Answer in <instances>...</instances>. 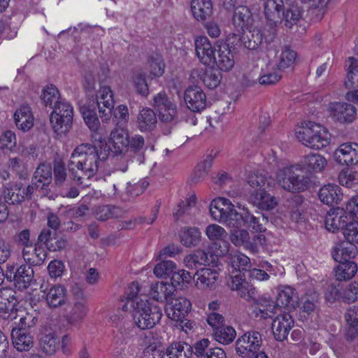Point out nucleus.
Returning a JSON list of instances; mask_svg holds the SVG:
<instances>
[{"mask_svg": "<svg viewBox=\"0 0 358 358\" xmlns=\"http://www.w3.org/2000/svg\"><path fill=\"white\" fill-rule=\"evenodd\" d=\"M106 143L99 148L90 143H82L72 152L67 166L71 179L77 184L88 186L87 181L96 175L100 162L106 160L110 153Z\"/></svg>", "mask_w": 358, "mask_h": 358, "instance_id": "nucleus-1", "label": "nucleus"}, {"mask_svg": "<svg viewBox=\"0 0 358 358\" xmlns=\"http://www.w3.org/2000/svg\"><path fill=\"white\" fill-rule=\"evenodd\" d=\"M278 184L284 190L292 193L303 192L308 189L311 180L303 174L299 165H291L280 169L276 174Z\"/></svg>", "mask_w": 358, "mask_h": 358, "instance_id": "nucleus-2", "label": "nucleus"}, {"mask_svg": "<svg viewBox=\"0 0 358 358\" xmlns=\"http://www.w3.org/2000/svg\"><path fill=\"white\" fill-rule=\"evenodd\" d=\"M296 137L304 145L319 150L329 144L331 134L321 125L313 122H306L296 129Z\"/></svg>", "mask_w": 358, "mask_h": 358, "instance_id": "nucleus-3", "label": "nucleus"}, {"mask_svg": "<svg viewBox=\"0 0 358 358\" xmlns=\"http://www.w3.org/2000/svg\"><path fill=\"white\" fill-rule=\"evenodd\" d=\"M133 320L135 324L141 329L153 328L158 324L162 317L161 308L148 301H136L133 308Z\"/></svg>", "mask_w": 358, "mask_h": 358, "instance_id": "nucleus-4", "label": "nucleus"}, {"mask_svg": "<svg viewBox=\"0 0 358 358\" xmlns=\"http://www.w3.org/2000/svg\"><path fill=\"white\" fill-rule=\"evenodd\" d=\"M262 344V335L256 331H250L236 341V353L243 357L254 355Z\"/></svg>", "mask_w": 358, "mask_h": 358, "instance_id": "nucleus-5", "label": "nucleus"}, {"mask_svg": "<svg viewBox=\"0 0 358 358\" xmlns=\"http://www.w3.org/2000/svg\"><path fill=\"white\" fill-rule=\"evenodd\" d=\"M34 273L31 266L22 264L16 269L14 266H8L6 276L8 280L14 281L15 287L22 290L30 286Z\"/></svg>", "mask_w": 358, "mask_h": 358, "instance_id": "nucleus-6", "label": "nucleus"}, {"mask_svg": "<svg viewBox=\"0 0 358 358\" xmlns=\"http://www.w3.org/2000/svg\"><path fill=\"white\" fill-rule=\"evenodd\" d=\"M15 292L10 288L0 289V317L8 320H15L18 315V301Z\"/></svg>", "mask_w": 358, "mask_h": 358, "instance_id": "nucleus-7", "label": "nucleus"}, {"mask_svg": "<svg viewBox=\"0 0 358 358\" xmlns=\"http://www.w3.org/2000/svg\"><path fill=\"white\" fill-rule=\"evenodd\" d=\"M328 110L330 115L341 123H351L355 120L357 115L355 107L348 103H331Z\"/></svg>", "mask_w": 358, "mask_h": 358, "instance_id": "nucleus-8", "label": "nucleus"}, {"mask_svg": "<svg viewBox=\"0 0 358 358\" xmlns=\"http://www.w3.org/2000/svg\"><path fill=\"white\" fill-rule=\"evenodd\" d=\"M227 285L231 290L236 291L240 297L245 300L253 299L256 297L255 287L249 283L241 273L231 276L228 280Z\"/></svg>", "mask_w": 358, "mask_h": 358, "instance_id": "nucleus-9", "label": "nucleus"}, {"mask_svg": "<svg viewBox=\"0 0 358 358\" xmlns=\"http://www.w3.org/2000/svg\"><path fill=\"white\" fill-rule=\"evenodd\" d=\"M184 100L187 108L193 112H200L206 106V96L198 86L189 87L185 92Z\"/></svg>", "mask_w": 358, "mask_h": 358, "instance_id": "nucleus-10", "label": "nucleus"}, {"mask_svg": "<svg viewBox=\"0 0 358 358\" xmlns=\"http://www.w3.org/2000/svg\"><path fill=\"white\" fill-rule=\"evenodd\" d=\"M52 180V170L50 164H41L36 169L31 179L36 189L42 190L45 194L48 193L49 185Z\"/></svg>", "mask_w": 358, "mask_h": 358, "instance_id": "nucleus-11", "label": "nucleus"}, {"mask_svg": "<svg viewBox=\"0 0 358 358\" xmlns=\"http://www.w3.org/2000/svg\"><path fill=\"white\" fill-rule=\"evenodd\" d=\"M195 49L199 61L204 65L214 64L215 48L206 36H199L195 40Z\"/></svg>", "mask_w": 358, "mask_h": 358, "instance_id": "nucleus-12", "label": "nucleus"}, {"mask_svg": "<svg viewBox=\"0 0 358 358\" xmlns=\"http://www.w3.org/2000/svg\"><path fill=\"white\" fill-rule=\"evenodd\" d=\"M191 308L190 301L185 297L173 298L170 306L166 308L169 318L174 321H182Z\"/></svg>", "mask_w": 358, "mask_h": 358, "instance_id": "nucleus-13", "label": "nucleus"}, {"mask_svg": "<svg viewBox=\"0 0 358 358\" xmlns=\"http://www.w3.org/2000/svg\"><path fill=\"white\" fill-rule=\"evenodd\" d=\"M294 324V320L289 313L279 314L272 322V331L275 340L282 341L287 338Z\"/></svg>", "mask_w": 358, "mask_h": 358, "instance_id": "nucleus-14", "label": "nucleus"}, {"mask_svg": "<svg viewBox=\"0 0 358 358\" xmlns=\"http://www.w3.org/2000/svg\"><path fill=\"white\" fill-rule=\"evenodd\" d=\"M336 160L341 164L352 166L358 163V144L343 143L334 153Z\"/></svg>", "mask_w": 358, "mask_h": 358, "instance_id": "nucleus-15", "label": "nucleus"}, {"mask_svg": "<svg viewBox=\"0 0 358 358\" xmlns=\"http://www.w3.org/2000/svg\"><path fill=\"white\" fill-rule=\"evenodd\" d=\"M146 150L147 146L143 136L135 134L130 136L127 151L133 161H136L138 164H143L145 161Z\"/></svg>", "mask_w": 358, "mask_h": 358, "instance_id": "nucleus-16", "label": "nucleus"}, {"mask_svg": "<svg viewBox=\"0 0 358 358\" xmlns=\"http://www.w3.org/2000/svg\"><path fill=\"white\" fill-rule=\"evenodd\" d=\"M99 95L96 96V105L99 108L101 117H106L108 120L111 115L114 108L113 93L110 87L103 86L99 90Z\"/></svg>", "mask_w": 358, "mask_h": 358, "instance_id": "nucleus-17", "label": "nucleus"}, {"mask_svg": "<svg viewBox=\"0 0 358 358\" xmlns=\"http://www.w3.org/2000/svg\"><path fill=\"white\" fill-rule=\"evenodd\" d=\"M88 311L86 300L83 298H78L66 310V319L69 324L76 325L83 321Z\"/></svg>", "mask_w": 358, "mask_h": 358, "instance_id": "nucleus-18", "label": "nucleus"}, {"mask_svg": "<svg viewBox=\"0 0 358 358\" xmlns=\"http://www.w3.org/2000/svg\"><path fill=\"white\" fill-rule=\"evenodd\" d=\"M195 285L200 289H213L218 278V273L215 269L202 268L198 270L195 274Z\"/></svg>", "mask_w": 358, "mask_h": 358, "instance_id": "nucleus-19", "label": "nucleus"}, {"mask_svg": "<svg viewBox=\"0 0 358 358\" xmlns=\"http://www.w3.org/2000/svg\"><path fill=\"white\" fill-rule=\"evenodd\" d=\"M347 212L343 209H334L330 210L325 217V227L332 233L338 231L340 229L345 227L348 217L345 215Z\"/></svg>", "mask_w": 358, "mask_h": 358, "instance_id": "nucleus-20", "label": "nucleus"}, {"mask_svg": "<svg viewBox=\"0 0 358 358\" xmlns=\"http://www.w3.org/2000/svg\"><path fill=\"white\" fill-rule=\"evenodd\" d=\"M47 257V252L45 248L41 245H36L34 248L30 245L24 248L22 250V257L26 262V265L40 266L43 264Z\"/></svg>", "mask_w": 358, "mask_h": 358, "instance_id": "nucleus-21", "label": "nucleus"}, {"mask_svg": "<svg viewBox=\"0 0 358 358\" xmlns=\"http://www.w3.org/2000/svg\"><path fill=\"white\" fill-rule=\"evenodd\" d=\"M248 201L253 206L262 210H271L277 205L275 198L267 193L265 189L252 192L249 196Z\"/></svg>", "mask_w": 358, "mask_h": 358, "instance_id": "nucleus-22", "label": "nucleus"}, {"mask_svg": "<svg viewBox=\"0 0 358 358\" xmlns=\"http://www.w3.org/2000/svg\"><path fill=\"white\" fill-rule=\"evenodd\" d=\"M275 34V29L271 27H270V30L255 29L253 31H250V37L253 41L249 39L247 41L246 48L256 50L263 43L264 39L266 43H268L273 41Z\"/></svg>", "mask_w": 358, "mask_h": 358, "instance_id": "nucleus-23", "label": "nucleus"}, {"mask_svg": "<svg viewBox=\"0 0 358 358\" xmlns=\"http://www.w3.org/2000/svg\"><path fill=\"white\" fill-rule=\"evenodd\" d=\"M214 257L204 250H198L184 258V264L189 269H196L201 266H207L213 263Z\"/></svg>", "mask_w": 358, "mask_h": 358, "instance_id": "nucleus-24", "label": "nucleus"}, {"mask_svg": "<svg viewBox=\"0 0 358 358\" xmlns=\"http://www.w3.org/2000/svg\"><path fill=\"white\" fill-rule=\"evenodd\" d=\"M11 338L13 346L17 351L27 352L34 346L33 336L25 331L13 327Z\"/></svg>", "mask_w": 358, "mask_h": 358, "instance_id": "nucleus-25", "label": "nucleus"}, {"mask_svg": "<svg viewBox=\"0 0 358 358\" xmlns=\"http://www.w3.org/2000/svg\"><path fill=\"white\" fill-rule=\"evenodd\" d=\"M284 11L283 0H266L264 3V14L270 22V27L276 26Z\"/></svg>", "mask_w": 358, "mask_h": 358, "instance_id": "nucleus-26", "label": "nucleus"}, {"mask_svg": "<svg viewBox=\"0 0 358 358\" xmlns=\"http://www.w3.org/2000/svg\"><path fill=\"white\" fill-rule=\"evenodd\" d=\"M318 196L320 201L328 206L337 204L341 201L343 194L339 186L328 184L322 187L319 191Z\"/></svg>", "mask_w": 358, "mask_h": 358, "instance_id": "nucleus-27", "label": "nucleus"}, {"mask_svg": "<svg viewBox=\"0 0 358 358\" xmlns=\"http://www.w3.org/2000/svg\"><path fill=\"white\" fill-rule=\"evenodd\" d=\"M231 231V241L236 246H243L252 254L257 252V243H252L248 231L236 228Z\"/></svg>", "mask_w": 358, "mask_h": 358, "instance_id": "nucleus-28", "label": "nucleus"}, {"mask_svg": "<svg viewBox=\"0 0 358 358\" xmlns=\"http://www.w3.org/2000/svg\"><path fill=\"white\" fill-rule=\"evenodd\" d=\"M357 253L356 245L349 243H342L335 246L331 251L332 257L337 262L351 261Z\"/></svg>", "mask_w": 358, "mask_h": 358, "instance_id": "nucleus-29", "label": "nucleus"}, {"mask_svg": "<svg viewBox=\"0 0 358 358\" xmlns=\"http://www.w3.org/2000/svg\"><path fill=\"white\" fill-rule=\"evenodd\" d=\"M231 206L232 203L229 199H215L210 204V213L215 220L223 222Z\"/></svg>", "mask_w": 358, "mask_h": 358, "instance_id": "nucleus-30", "label": "nucleus"}, {"mask_svg": "<svg viewBox=\"0 0 358 358\" xmlns=\"http://www.w3.org/2000/svg\"><path fill=\"white\" fill-rule=\"evenodd\" d=\"M232 22L236 31L248 29L252 23V14L249 8L244 6L236 7L234 11Z\"/></svg>", "mask_w": 358, "mask_h": 358, "instance_id": "nucleus-31", "label": "nucleus"}, {"mask_svg": "<svg viewBox=\"0 0 358 358\" xmlns=\"http://www.w3.org/2000/svg\"><path fill=\"white\" fill-rule=\"evenodd\" d=\"M14 120L17 127L24 131L33 127L34 117L31 108L28 106H22L14 113Z\"/></svg>", "mask_w": 358, "mask_h": 358, "instance_id": "nucleus-32", "label": "nucleus"}, {"mask_svg": "<svg viewBox=\"0 0 358 358\" xmlns=\"http://www.w3.org/2000/svg\"><path fill=\"white\" fill-rule=\"evenodd\" d=\"M45 301L50 308H55L65 303L66 289L61 285H55L48 290Z\"/></svg>", "mask_w": 358, "mask_h": 358, "instance_id": "nucleus-33", "label": "nucleus"}, {"mask_svg": "<svg viewBox=\"0 0 358 358\" xmlns=\"http://www.w3.org/2000/svg\"><path fill=\"white\" fill-rule=\"evenodd\" d=\"M129 136L127 130L118 127L113 130L110 136V142L114 148V152L121 154L127 148Z\"/></svg>", "mask_w": 358, "mask_h": 358, "instance_id": "nucleus-34", "label": "nucleus"}, {"mask_svg": "<svg viewBox=\"0 0 358 358\" xmlns=\"http://www.w3.org/2000/svg\"><path fill=\"white\" fill-rule=\"evenodd\" d=\"M137 122L141 131H150L155 128L157 122L156 114L150 108H143L137 117Z\"/></svg>", "mask_w": 358, "mask_h": 358, "instance_id": "nucleus-35", "label": "nucleus"}, {"mask_svg": "<svg viewBox=\"0 0 358 358\" xmlns=\"http://www.w3.org/2000/svg\"><path fill=\"white\" fill-rule=\"evenodd\" d=\"M191 10L198 21H204L212 14V2L210 0H192Z\"/></svg>", "mask_w": 358, "mask_h": 358, "instance_id": "nucleus-36", "label": "nucleus"}, {"mask_svg": "<svg viewBox=\"0 0 358 358\" xmlns=\"http://www.w3.org/2000/svg\"><path fill=\"white\" fill-rule=\"evenodd\" d=\"M192 347L185 343H173L162 354V358H189Z\"/></svg>", "mask_w": 358, "mask_h": 358, "instance_id": "nucleus-37", "label": "nucleus"}, {"mask_svg": "<svg viewBox=\"0 0 358 358\" xmlns=\"http://www.w3.org/2000/svg\"><path fill=\"white\" fill-rule=\"evenodd\" d=\"M53 119H56L55 121L59 118H64L63 120L65 125V128L69 124L73 123V109L72 106L65 101L64 99L60 100L59 102L56 103V105L53 107Z\"/></svg>", "mask_w": 358, "mask_h": 358, "instance_id": "nucleus-38", "label": "nucleus"}, {"mask_svg": "<svg viewBox=\"0 0 358 358\" xmlns=\"http://www.w3.org/2000/svg\"><path fill=\"white\" fill-rule=\"evenodd\" d=\"M141 291L142 286L136 281H134L128 285L123 296L124 299H122V301H126L122 307L123 311H128L130 308H134L136 306L138 296Z\"/></svg>", "mask_w": 358, "mask_h": 358, "instance_id": "nucleus-39", "label": "nucleus"}, {"mask_svg": "<svg viewBox=\"0 0 358 358\" xmlns=\"http://www.w3.org/2000/svg\"><path fill=\"white\" fill-rule=\"evenodd\" d=\"M123 214L122 208L111 205L99 206L94 208V215L95 217L101 222L109 219L118 218Z\"/></svg>", "mask_w": 358, "mask_h": 358, "instance_id": "nucleus-40", "label": "nucleus"}, {"mask_svg": "<svg viewBox=\"0 0 358 358\" xmlns=\"http://www.w3.org/2000/svg\"><path fill=\"white\" fill-rule=\"evenodd\" d=\"M80 113L87 126L91 131L96 132L100 128V122L97 117L94 106L83 105L80 107Z\"/></svg>", "mask_w": 358, "mask_h": 358, "instance_id": "nucleus-41", "label": "nucleus"}, {"mask_svg": "<svg viewBox=\"0 0 358 358\" xmlns=\"http://www.w3.org/2000/svg\"><path fill=\"white\" fill-rule=\"evenodd\" d=\"M3 193L5 201L9 204H19L25 200L21 182L9 185L4 189Z\"/></svg>", "mask_w": 358, "mask_h": 358, "instance_id": "nucleus-42", "label": "nucleus"}, {"mask_svg": "<svg viewBox=\"0 0 358 358\" xmlns=\"http://www.w3.org/2000/svg\"><path fill=\"white\" fill-rule=\"evenodd\" d=\"M215 64H217L220 70L223 71H229L233 68L234 66V55L228 46L220 47Z\"/></svg>", "mask_w": 358, "mask_h": 358, "instance_id": "nucleus-43", "label": "nucleus"}, {"mask_svg": "<svg viewBox=\"0 0 358 358\" xmlns=\"http://www.w3.org/2000/svg\"><path fill=\"white\" fill-rule=\"evenodd\" d=\"M201 238V233L196 227L183 229L180 232V243L187 248L196 247Z\"/></svg>", "mask_w": 358, "mask_h": 358, "instance_id": "nucleus-44", "label": "nucleus"}, {"mask_svg": "<svg viewBox=\"0 0 358 358\" xmlns=\"http://www.w3.org/2000/svg\"><path fill=\"white\" fill-rule=\"evenodd\" d=\"M335 269V275L338 280H346L352 278L357 272V264L352 261L338 262Z\"/></svg>", "mask_w": 358, "mask_h": 358, "instance_id": "nucleus-45", "label": "nucleus"}, {"mask_svg": "<svg viewBox=\"0 0 358 358\" xmlns=\"http://www.w3.org/2000/svg\"><path fill=\"white\" fill-rule=\"evenodd\" d=\"M348 67L347 80L345 85L347 88L358 87V61L354 57H349L345 62Z\"/></svg>", "mask_w": 358, "mask_h": 358, "instance_id": "nucleus-46", "label": "nucleus"}, {"mask_svg": "<svg viewBox=\"0 0 358 358\" xmlns=\"http://www.w3.org/2000/svg\"><path fill=\"white\" fill-rule=\"evenodd\" d=\"M303 164L309 170L321 172L327 165V160L321 155L310 154L304 157Z\"/></svg>", "mask_w": 358, "mask_h": 358, "instance_id": "nucleus-47", "label": "nucleus"}, {"mask_svg": "<svg viewBox=\"0 0 358 358\" xmlns=\"http://www.w3.org/2000/svg\"><path fill=\"white\" fill-rule=\"evenodd\" d=\"M212 162L213 157L208 155L203 161L198 164L191 177L193 183L199 182L206 178L212 166Z\"/></svg>", "mask_w": 358, "mask_h": 358, "instance_id": "nucleus-48", "label": "nucleus"}, {"mask_svg": "<svg viewBox=\"0 0 358 358\" xmlns=\"http://www.w3.org/2000/svg\"><path fill=\"white\" fill-rule=\"evenodd\" d=\"M41 99L45 106H49L52 108H53L54 106L59 102L60 100H62L60 98L59 90L53 85H48L43 89Z\"/></svg>", "mask_w": 358, "mask_h": 358, "instance_id": "nucleus-49", "label": "nucleus"}, {"mask_svg": "<svg viewBox=\"0 0 358 358\" xmlns=\"http://www.w3.org/2000/svg\"><path fill=\"white\" fill-rule=\"evenodd\" d=\"M213 335L216 341L227 345L234 340L236 332L232 327L224 324L215 330Z\"/></svg>", "mask_w": 358, "mask_h": 358, "instance_id": "nucleus-50", "label": "nucleus"}, {"mask_svg": "<svg viewBox=\"0 0 358 358\" xmlns=\"http://www.w3.org/2000/svg\"><path fill=\"white\" fill-rule=\"evenodd\" d=\"M201 78L205 86L209 89H215L220 84L222 74L218 69H206Z\"/></svg>", "mask_w": 358, "mask_h": 358, "instance_id": "nucleus-51", "label": "nucleus"}, {"mask_svg": "<svg viewBox=\"0 0 358 358\" xmlns=\"http://www.w3.org/2000/svg\"><path fill=\"white\" fill-rule=\"evenodd\" d=\"M41 345L44 352L52 355L58 348L59 341L54 334L49 333L41 338Z\"/></svg>", "mask_w": 358, "mask_h": 358, "instance_id": "nucleus-52", "label": "nucleus"}, {"mask_svg": "<svg viewBox=\"0 0 358 358\" xmlns=\"http://www.w3.org/2000/svg\"><path fill=\"white\" fill-rule=\"evenodd\" d=\"M231 266L239 271L250 270L251 267L250 259L243 253H235L230 257Z\"/></svg>", "mask_w": 358, "mask_h": 358, "instance_id": "nucleus-53", "label": "nucleus"}, {"mask_svg": "<svg viewBox=\"0 0 358 358\" xmlns=\"http://www.w3.org/2000/svg\"><path fill=\"white\" fill-rule=\"evenodd\" d=\"M296 57V52L285 47L279 56V61L277 64L278 69L282 70L289 67L294 62Z\"/></svg>", "mask_w": 358, "mask_h": 358, "instance_id": "nucleus-54", "label": "nucleus"}, {"mask_svg": "<svg viewBox=\"0 0 358 358\" xmlns=\"http://www.w3.org/2000/svg\"><path fill=\"white\" fill-rule=\"evenodd\" d=\"M176 268V264L172 261L163 260L158 263L154 268V274L157 278H166L172 275Z\"/></svg>", "mask_w": 358, "mask_h": 358, "instance_id": "nucleus-55", "label": "nucleus"}, {"mask_svg": "<svg viewBox=\"0 0 358 358\" xmlns=\"http://www.w3.org/2000/svg\"><path fill=\"white\" fill-rule=\"evenodd\" d=\"M319 294L316 292L311 291L307 293L303 298V311L308 314L313 313L319 306Z\"/></svg>", "mask_w": 358, "mask_h": 358, "instance_id": "nucleus-56", "label": "nucleus"}, {"mask_svg": "<svg viewBox=\"0 0 358 358\" xmlns=\"http://www.w3.org/2000/svg\"><path fill=\"white\" fill-rule=\"evenodd\" d=\"M243 214L238 213L232 204L228 213L223 220L227 226L233 228H239L243 225Z\"/></svg>", "mask_w": 358, "mask_h": 358, "instance_id": "nucleus-57", "label": "nucleus"}, {"mask_svg": "<svg viewBox=\"0 0 358 358\" xmlns=\"http://www.w3.org/2000/svg\"><path fill=\"white\" fill-rule=\"evenodd\" d=\"M207 237L212 241L224 240L228 236L226 230L221 226L216 224H209L205 230Z\"/></svg>", "mask_w": 358, "mask_h": 358, "instance_id": "nucleus-58", "label": "nucleus"}, {"mask_svg": "<svg viewBox=\"0 0 358 358\" xmlns=\"http://www.w3.org/2000/svg\"><path fill=\"white\" fill-rule=\"evenodd\" d=\"M53 173L55 184L59 187L62 186L67 178L66 166L63 162L54 161Z\"/></svg>", "mask_w": 358, "mask_h": 358, "instance_id": "nucleus-59", "label": "nucleus"}, {"mask_svg": "<svg viewBox=\"0 0 358 358\" xmlns=\"http://www.w3.org/2000/svg\"><path fill=\"white\" fill-rule=\"evenodd\" d=\"M339 183L348 188L358 185V173L351 170L341 171L338 176Z\"/></svg>", "mask_w": 358, "mask_h": 358, "instance_id": "nucleus-60", "label": "nucleus"}, {"mask_svg": "<svg viewBox=\"0 0 358 358\" xmlns=\"http://www.w3.org/2000/svg\"><path fill=\"white\" fill-rule=\"evenodd\" d=\"M248 184L254 189L253 192L265 189V187L269 186V182L265 176L259 173H254L249 175L248 178Z\"/></svg>", "mask_w": 358, "mask_h": 358, "instance_id": "nucleus-61", "label": "nucleus"}, {"mask_svg": "<svg viewBox=\"0 0 358 358\" xmlns=\"http://www.w3.org/2000/svg\"><path fill=\"white\" fill-rule=\"evenodd\" d=\"M191 280L192 275L190 273L182 269L178 271H173L171 281L174 287L182 288L188 284Z\"/></svg>", "mask_w": 358, "mask_h": 358, "instance_id": "nucleus-62", "label": "nucleus"}, {"mask_svg": "<svg viewBox=\"0 0 358 358\" xmlns=\"http://www.w3.org/2000/svg\"><path fill=\"white\" fill-rule=\"evenodd\" d=\"M343 236L350 244H358V221L347 223L343 229Z\"/></svg>", "mask_w": 358, "mask_h": 358, "instance_id": "nucleus-63", "label": "nucleus"}, {"mask_svg": "<svg viewBox=\"0 0 358 358\" xmlns=\"http://www.w3.org/2000/svg\"><path fill=\"white\" fill-rule=\"evenodd\" d=\"M17 145V138L15 134L10 131L6 130L0 136V149L1 150H8L12 151Z\"/></svg>", "mask_w": 358, "mask_h": 358, "instance_id": "nucleus-64", "label": "nucleus"}]
</instances>
